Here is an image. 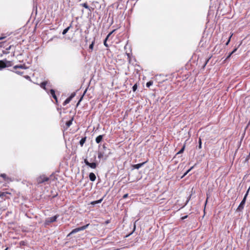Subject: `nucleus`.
<instances>
[{
  "mask_svg": "<svg viewBox=\"0 0 250 250\" xmlns=\"http://www.w3.org/2000/svg\"><path fill=\"white\" fill-rule=\"evenodd\" d=\"M250 189V187L248 189V190H247L246 193L245 194V195L243 200H242V201L241 202L240 205H239V206L237 208V209H236V211H241L244 209V205L245 204L246 199H247V196H248V195L249 194V192Z\"/></svg>",
  "mask_w": 250,
  "mask_h": 250,
  "instance_id": "obj_1",
  "label": "nucleus"
},
{
  "mask_svg": "<svg viewBox=\"0 0 250 250\" xmlns=\"http://www.w3.org/2000/svg\"><path fill=\"white\" fill-rule=\"evenodd\" d=\"M58 216V215H55L54 216L48 217L46 219L44 222V226H46L49 225L50 223L54 222L56 221Z\"/></svg>",
  "mask_w": 250,
  "mask_h": 250,
  "instance_id": "obj_2",
  "label": "nucleus"
},
{
  "mask_svg": "<svg viewBox=\"0 0 250 250\" xmlns=\"http://www.w3.org/2000/svg\"><path fill=\"white\" fill-rule=\"evenodd\" d=\"M89 225V224H88L85 226H83V227H79V228H77L75 229H73L71 232L68 235V236H69L72 234H74L75 233H77L80 231H82V230H84L85 229H86L88 226Z\"/></svg>",
  "mask_w": 250,
  "mask_h": 250,
  "instance_id": "obj_3",
  "label": "nucleus"
},
{
  "mask_svg": "<svg viewBox=\"0 0 250 250\" xmlns=\"http://www.w3.org/2000/svg\"><path fill=\"white\" fill-rule=\"evenodd\" d=\"M84 163L86 165L89 167L91 168L95 169L97 167L98 164L96 162L90 163L87 159H85L84 160Z\"/></svg>",
  "mask_w": 250,
  "mask_h": 250,
  "instance_id": "obj_4",
  "label": "nucleus"
},
{
  "mask_svg": "<svg viewBox=\"0 0 250 250\" xmlns=\"http://www.w3.org/2000/svg\"><path fill=\"white\" fill-rule=\"evenodd\" d=\"M2 61L4 68L12 65V63L11 61H7L6 59L3 60Z\"/></svg>",
  "mask_w": 250,
  "mask_h": 250,
  "instance_id": "obj_5",
  "label": "nucleus"
},
{
  "mask_svg": "<svg viewBox=\"0 0 250 250\" xmlns=\"http://www.w3.org/2000/svg\"><path fill=\"white\" fill-rule=\"evenodd\" d=\"M49 180L48 177H46L44 176H41L37 179V182L39 184L42 183L44 182L47 181Z\"/></svg>",
  "mask_w": 250,
  "mask_h": 250,
  "instance_id": "obj_6",
  "label": "nucleus"
},
{
  "mask_svg": "<svg viewBox=\"0 0 250 250\" xmlns=\"http://www.w3.org/2000/svg\"><path fill=\"white\" fill-rule=\"evenodd\" d=\"M146 163V162L138 164L133 165L132 166V167H133V169H139L140 167H143Z\"/></svg>",
  "mask_w": 250,
  "mask_h": 250,
  "instance_id": "obj_7",
  "label": "nucleus"
},
{
  "mask_svg": "<svg viewBox=\"0 0 250 250\" xmlns=\"http://www.w3.org/2000/svg\"><path fill=\"white\" fill-rule=\"evenodd\" d=\"M13 68L15 69H16L17 68L26 69L27 68V67H26V66L25 64H20L14 66L13 67Z\"/></svg>",
  "mask_w": 250,
  "mask_h": 250,
  "instance_id": "obj_8",
  "label": "nucleus"
},
{
  "mask_svg": "<svg viewBox=\"0 0 250 250\" xmlns=\"http://www.w3.org/2000/svg\"><path fill=\"white\" fill-rule=\"evenodd\" d=\"M89 177L90 180L92 182L95 181L96 178L95 174L93 172H91L89 173Z\"/></svg>",
  "mask_w": 250,
  "mask_h": 250,
  "instance_id": "obj_9",
  "label": "nucleus"
},
{
  "mask_svg": "<svg viewBox=\"0 0 250 250\" xmlns=\"http://www.w3.org/2000/svg\"><path fill=\"white\" fill-rule=\"evenodd\" d=\"M103 136H104V135H101L97 136L95 140L97 144H99L102 141V140L103 138Z\"/></svg>",
  "mask_w": 250,
  "mask_h": 250,
  "instance_id": "obj_10",
  "label": "nucleus"
},
{
  "mask_svg": "<svg viewBox=\"0 0 250 250\" xmlns=\"http://www.w3.org/2000/svg\"><path fill=\"white\" fill-rule=\"evenodd\" d=\"M106 150H107V148H106V147L105 146V145H104L103 146V148H102V149H101L100 151H103V152H105V151H106ZM107 150H109V149H107ZM110 154V152H108V153H107V154H106V153H105V155H106V157H107L108 156V154Z\"/></svg>",
  "mask_w": 250,
  "mask_h": 250,
  "instance_id": "obj_11",
  "label": "nucleus"
},
{
  "mask_svg": "<svg viewBox=\"0 0 250 250\" xmlns=\"http://www.w3.org/2000/svg\"><path fill=\"white\" fill-rule=\"evenodd\" d=\"M105 155V152H103L102 151H99L98 152V157L99 159H101L104 157V156Z\"/></svg>",
  "mask_w": 250,
  "mask_h": 250,
  "instance_id": "obj_12",
  "label": "nucleus"
},
{
  "mask_svg": "<svg viewBox=\"0 0 250 250\" xmlns=\"http://www.w3.org/2000/svg\"><path fill=\"white\" fill-rule=\"evenodd\" d=\"M86 139V137L85 136L84 137H83L80 141V145L81 146H83V144L85 143Z\"/></svg>",
  "mask_w": 250,
  "mask_h": 250,
  "instance_id": "obj_13",
  "label": "nucleus"
},
{
  "mask_svg": "<svg viewBox=\"0 0 250 250\" xmlns=\"http://www.w3.org/2000/svg\"><path fill=\"white\" fill-rule=\"evenodd\" d=\"M114 32V30L112 31L111 32H110V33H109L107 37H106V38L105 39L104 41V45L106 46V47H108V45L106 43V41L108 38V37L110 36V35Z\"/></svg>",
  "mask_w": 250,
  "mask_h": 250,
  "instance_id": "obj_14",
  "label": "nucleus"
},
{
  "mask_svg": "<svg viewBox=\"0 0 250 250\" xmlns=\"http://www.w3.org/2000/svg\"><path fill=\"white\" fill-rule=\"evenodd\" d=\"M81 5H82V6H83V7H84L85 8L87 9H88L89 11H91V8L87 4V3L86 2L85 3H82V4H81Z\"/></svg>",
  "mask_w": 250,
  "mask_h": 250,
  "instance_id": "obj_15",
  "label": "nucleus"
},
{
  "mask_svg": "<svg viewBox=\"0 0 250 250\" xmlns=\"http://www.w3.org/2000/svg\"><path fill=\"white\" fill-rule=\"evenodd\" d=\"M50 93L51 94V95L52 96V97H53L54 99H55L56 101H57V97L55 95V91L53 89H51L50 90Z\"/></svg>",
  "mask_w": 250,
  "mask_h": 250,
  "instance_id": "obj_16",
  "label": "nucleus"
},
{
  "mask_svg": "<svg viewBox=\"0 0 250 250\" xmlns=\"http://www.w3.org/2000/svg\"><path fill=\"white\" fill-rule=\"evenodd\" d=\"M103 198H101L100 200H97V201H93V202H91V204H92L93 205H96L97 204L101 203L102 202V201H103Z\"/></svg>",
  "mask_w": 250,
  "mask_h": 250,
  "instance_id": "obj_17",
  "label": "nucleus"
},
{
  "mask_svg": "<svg viewBox=\"0 0 250 250\" xmlns=\"http://www.w3.org/2000/svg\"><path fill=\"white\" fill-rule=\"evenodd\" d=\"M73 120V118H72V119L70 120L67 121L66 123L65 124H66L67 127H69L72 125Z\"/></svg>",
  "mask_w": 250,
  "mask_h": 250,
  "instance_id": "obj_18",
  "label": "nucleus"
},
{
  "mask_svg": "<svg viewBox=\"0 0 250 250\" xmlns=\"http://www.w3.org/2000/svg\"><path fill=\"white\" fill-rule=\"evenodd\" d=\"M47 84V82H43L42 83H41V87L42 88H43L44 89H46V85Z\"/></svg>",
  "mask_w": 250,
  "mask_h": 250,
  "instance_id": "obj_19",
  "label": "nucleus"
},
{
  "mask_svg": "<svg viewBox=\"0 0 250 250\" xmlns=\"http://www.w3.org/2000/svg\"><path fill=\"white\" fill-rule=\"evenodd\" d=\"M71 27V24H70V26H69L66 28L64 29L62 32V34L65 35L68 32V31L69 30V29Z\"/></svg>",
  "mask_w": 250,
  "mask_h": 250,
  "instance_id": "obj_20",
  "label": "nucleus"
},
{
  "mask_svg": "<svg viewBox=\"0 0 250 250\" xmlns=\"http://www.w3.org/2000/svg\"><path fill=\"white\" fill-rule=\"evenodd\" d=\"M185 148V145H184L182 148L177 153L176 155L182 154L183 153Z\"/></svg>",
  "mask_w": 250,
  "mask_h": 250,
  "instance_id": "obj_21",
  "label": "nucleus"
},
{
  "mask_svg": "<svg viewBox=\"0 0 250 250\" xmlns=\"http://www.w3.org/2000/svg\"><path fill=\"white\" fill-rule=\"evenodd\" d=\"M71 99L68 97L63 102V105H66L67 104H68L70 101H71Z\"/></svg>",
  "mask_w": 250,
  "mask_h": 250,
  "instance_id": "obj_22",
  "label": "nucleus"
},
{
  "mask_svg": "<svg viewBox=\"0 0 250 250\" xmlns=\"http://www.w3.org/2000/svg\"><path fill=\"white\" fill-rule=\"evenodd\" d=\"M10 194L9 192H0V197H2L3 196H5L6 194Z\"/></svg>",
  "mask_w": 250,
  "mask_h": 250,
  "instance_id": "obj_23",
  "label": "nucleus"
},
{
  "mask_svg": "<svg viewBox=\"0 0 250 250\" xmlns=\"http://www.w3.org/2000/svg\"><path fill=\"white\" fill-rule=\"evenodd\" d=\"M1 177H2L4 180L6 181L7 180L9 179V178L7 177V175L4 174V173H3V174H1L0 175Z\"/></svg>",
  "mask_w": 250,
  "mask_h": 250,
  "instance_id": "obj_24",
  "label": "nucleus"
},
{
  "mask_svg": "<svg viewBox=\"0 0 250 250\" xmlns=\"http://www.w3.org/2000/svg\"><path fill=\"white\" fill-rule=\"evenodd\" d=\"M86 89L84 91L83 95H82V96L81 97V98H80V99L79 100V101H78L77 104V105L78 106L79 105V104H80V103L81 102V101L82 100L83 98V97L84 96V95L85 94V93H86Z\"/></svg>",
  "mask_w": 250,
  "mask_h": 250,
  "instance_id": "obj_25",
  "label": "nucleus"
},
{
  "mask_svg": "<svg viewBox=\"0 0 250 250\" xmlns=\"http://www.w3.org/2000/svg\"><path fill=\"white\" fill-rule=\"evenodd\" d=\"M153 84V82L152 81H149L146 84V85L147 87H149V86H150L151 85H152Z\"/></svg>",
  "mask_w": 250,
  "mask_h": 250,
  "instance_id": "obj_26",
  "label": "nucleus"
},
{
  "mask_svg": "<svg viewBox=\"0 0 250 250\" xmlns=\"http://www.w3.org/2000/svg\"><path fill=\"white\" fill-rule=\"evenodd\" d=\"M3 61L0 60V70H2L4 68L3 67Z\"/></svg>",
  "mask_w": 250,
  "mask_h": 250,
  "instance_id": "obj_27",
  "label": "nucleus"
},
{
  "mask_svg": "<svg viewBox=\"0 0 250 250\" xmlns=\"http://www.w3.org/2000/svg\"><path fill=\"white\" fill-rule=\"evenodd\" d=\"M94 44V41H93V42H92L91 44H90V45H89V49H91V50H93V49Z\"/></svg>",
  "mask_w": 250,
  "mask_h": 250,
  "instance_id": "obj_28",
  "label": "nucleus"
},
{
  "mask_svg": "<svg viewBox=\"0 0 250 250\" xmlns=\"http://www.w3.org/2000/svg\"><path fill=\"white\" fill-rule=\"evenodd\" d=\"M137 88V84L136 83L133 86L132 90L134 92L136 90Z\"/></svg>",
  "mask_w": 250,
  "mask_h": 250,
  "instance_id": "obj_29",
  "label": "nucleus"
},
{
  "mask_svg": "<svg viewBox=\"0 0 250 250\" xmlns=\"http://www.w3.org/2000/svg\"><path fill=\"white\" fill-rule=\"evenodd\" d=\"M198 147L199 149L201 148V147H202V142H201V139L200 138L199 139V140Z\"/></svg>",
  "mask_w": 250,
  "mask_h": 250,
  "instance_id": "obj_30",
  "label": "nucleus"
},
{
  "mask_svg": "<svg viewBox=\"0 0 250 250\" xmlns=\"http://www.w3.org/2000/svg\"><path fill=\"white\" fill-rule=\"evenodd\" d=\"M75 95H76V93H75V92H73V93H72L71 94L69 98L71 100H72V98H74V97L75 96Z\"/></svg>",
  "mask_w": 250,
  "mask_h": 250,
  "instance_id": "obj_31",
  "label": "nucleus"
},
{
  "mask_svg": "<svg viewBox=\"0 0 250 250\" xmlns=\"http://www.w3.org/2000/svg\"><path fill=\"white\" fill-rule=\"evenodd\" d=\"M14 72L16 73V74L20 75H21L23 74V72H21L19 71H14Z\"/></svg>",
  "mask_w": 250,
  "mask_h": 250,
  "instance_id": "obj_32",
  "label": "nucleus"
},
{
  "mask_svg": "<svg viewBox=\"0 0 250 250\" xmlns=\"http://www.w3.org/2000/svg\"><path fill=\"white\" fill-rule=\"evenodd\" d=\"M193 168V167H191L190 169H189L188 171H187L184 174L183 176H185L187 174V173Z\"/></svg>",
  "mask_w": 250,
  "mask_h": 250,
  "instance_id": "obj_33",
  "label": "nucleus"
},
{
  "mask_svg": "<svg viewBox=\"0 0 250 250\" xmlns=\"http://www.w3.org/2000/svg\"><path fill=\"white\" fill-rule=\"evenodd\" d=\"M231 36H232V35H231V36H230L229 37V40H228V42H226V45H228V44L229 43V42H230V38H231Z\"/></svg>",
  "mask_w": 250,
  "mask_h": 250,
  "instance_id": "obj_34",
  "label": "nucleus"
},
{
  "mask_svg": "<svg viewBox=\"0 0 250 250\" xmlns=\"http://www.w3.org/2000/svg\"><path fill=\"white\" fill-rule=\"evenodd\" d=\"M128 194L127 193V194H125L123 197L124 199H125V198H127L128 197Z\"/></svg>",
  "mask_w": 250,
  "mask_h": 250,
  "instance_id": "obj_35",
  "label": "nucleus"
},
{
  "mask_svg": "<svg viewBox=\"0 0 250 250\" xmlns=\"http://www.w3.org/2000/svg\"><path fill=\"white\" fill-rule=\"evenodd\" d=\"M237 48H235V49H233V50L231 52V54H233L236 50H237Z\"/></svg>",
  "mask_w": 250,
  "mask_h": 250,
  "instance_id": "obj_36",
  "label": "nucleus"
},
{
  "mask_svg": "<svg viewBox=\"0 0 250 250\" xmlns=\"http://www.w3.org/2000/svg\"><path fill=\"white\" fill-rule=\"evenodd\" d=\"M5 38H6L5 36L1 37H0V40H2L5 39Z\"/></svg>",
  "mask_w": 250,
  "mask_h": 250,
  "instance_id": "obj_37",
  "label": "nucleus"
},
{
  "mask_svg": "<svg viewBox=\"0 0 250 250\" xmlns=\"http://www.w3.org/2000/svg\"><path fill=\"white\" fill-rule=\"evenodd\" d=\"M232 54H231V53H230L228 56L227 57V59H229L231 56Z\"/></svg>",
  "mask_w": 250,
  "mask_h": 250,
  "instance_id": "obj_38",
  "label": "nucleus"
},
{
  "mask_svg": "<svg viewBox=\"0 0 250 250\" xmlns=\"http://www.w3.org/2000/svg\"><path fill=\"white\" fill-rule=\"evenodd\" d=\"M187 216H187V215H186V216H185L183 217L182 218V219H185L187 218Z\"/></svg>",
  "mask_w": 250,
  "mask_h": 250,
  "instance_id": "obj_39",
  "label": "nucleus"
},
{
  "mask_svg": "<svg viewBox=\"0 0 250 250\" xmlns=\"http://www.w3.org/2000/svg\"><path fill=\"white\" fill-rule=\"evenodd\" d=\"M11 48V46H10L8 48H6V50H9Z\"/></svg>",
  "mask_w": 250,
  "mask_h": 250,
  "instance_id": "obj_40",
  "label": "nucleus"
},
{
  "mask_svg": "<svg viewBox=\"0 0 250 250\" xmlns=\"http://www.w3.org/2000/svg\"><path fill=\"white\" fill-rule=\"evenodd\" d=\"M108 223H109V221H106V224H108Z\"/></svg>",
  "mask_w": 250,
  "mask_h": 250,
  "instance_id": "obj_41",
  "label": "nucleus"
},
{
  "mask_svg": "<svg viewBox=\"0 0 250 250\" xmlns=\"http://www.w3.org/2000/svg\"><path fill=\"white\" fill-rule=\"evenodd\" d=\"M8 250V248H6L4 250Z\"/></svg>",
  "mask_w": 250,
  "mask_h": 250,
  "instance_id": "obj_42",
  "label": "nucleus"
},
{
  "mask_svg": "<svg viewBox=\"0 0 250 250\" xmlns=\"http://www.w3.org/2000/svg\"><path fill=\"white\" fill-rule=\"evenodd\" d=\"M95 159H96V156H94V160H95Z\"/></svg>",
  "mask_w": 250,
  "mask_h": 250,
  "instance_id": "obj_43",
  "label": "nucleus"
}]
</instances>
